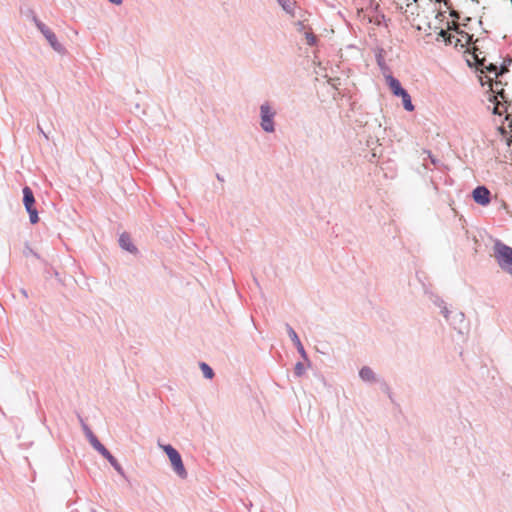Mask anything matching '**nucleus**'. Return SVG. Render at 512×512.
<instances>
[{"instance_id": "0eeeda50", "label": "nucleus", "mask_w": 512, "mask_h": 512, "mask_svg": "<svg viewBox=\"0 0 512 512\" xmlns=\"http://www.w3.org/2000/svg\"><path fill=\"white\" fill-rule=\"evenodd\" d=\"M472 197L477 204L487 206L491 200V193L485 186H478L473 190Z\"/></svg>"}, {"instance_id": "a878e982", "label": "nucleus", "mask_w": 512, "mask_h": 512, "mask_svg": "<svg viewBox=\"0 0 512 512\" xmlns=\"http://www.w3.org/2000/svg\"><path fill=\"white\" fill-rule=\"evenodd\" d=\"M466 64L470 65V64H482V63L479 62L478 60H476L474 63H472L470 60H466Z\"/></svg>"}, {"instance_id": "f3484780", "label": "nucleus", "mask_w": 512, "mask_h": 512, "mask_svg": "<svg viewBox=\"0 0 512 512\" xmlns=\"http://www.w3.org/2000/svg\"><path fill=\"white\" fill-rule=\"evenodd\" d=\"M200 368L206 378L211 379L213 377V371L206 363H201Z\"/></svg>"}, {"instance_id": "f03ea898", "label": "nucleus", "mask_w": 512, "mask_h": 512, "mask_svg": "<svg viewBox=\"0 0 512 512\" xmlns=\"http://www.w3.org/2000/svg\"><path fill=\"white\" fill-rule=\"evenodd\" d=\"M494 257L499 267L512 275V248L498 242L494 246Z\"/></svg>"}, {"instance_id": "1a4fd4ad", "label": "nucleus", "mask_w": 512, "mask_h": 512, "mask_svg": "<svg viewBox=\"0 0 512 512\" xmlns=\"http://www.w3.org/2000/svg\"><path fill=\"white\" fill-rule=\"evenodd\" d=\"M119 243L123 249H125L131 253L137 252V248L133 245L129 234L123 233L119 238Z\"/></svg>"}, {"instance_id": "9b49d317", "label": "nucleus", "mask_w": 512, "mask_h": 512, "mask_svg": "<svg viewBox=\"0 0 512 512\" xmlns=\"http://www.w3.org/2000/svg\"><path fill=\"white\" fill-rule=\"evenodd\" d=\"M398 97L402 98L403 106L407 111L411 112L414 110V105L412 104L411 97L406 90H404Z\"/></svg>"}, {"instance_id": "393cba45", "label": "nucleus", "mask_w": 512, "mask_h": 512, "mask_svg": "<svg viewBox=\"0 0 512 512\" xmlns=\"http://www.w3.org/2000/svg\"><path fill=\"white\" fill-rule=\"evenodd\" d=\"M108 1L115 5H121L123 2V0H108Z\"/></svg>"}, {"instance_id": "dca6fc26", "label": "nucleus", "mask_w": 512, "mask_h": 512, "mask_svg": "<svg viewBox=\"0 0 512 512\" xmlns=\"http://www.w3.org/2000/svg\"><path fill=\"white\" fill-rule=\"evenodd\" d=\"M304 37L306 39V43L310 46H314L317 44V37L316 35L311 31H304Z\"/></svg>"}, {"instance_id": "bb28decb", "label": "nucleus", "mask_w": 512, "mask_h": 512, "mask_svg": "<svg viewBox=\"0 0 512 512\" xmlns=\"http://www.w3.org/2000/svg\"><path fill=\"white\" fill-rule=\"evenodd\" d=\"M501 64H512V60H511V59H509V60H508V63H506V61H503Z\"/></svg>"}, {"instance_id": "7ed1b4c3", "label": "nucleus", "mask_w": 512, "mask_h": 512, "mask_svg": "<svg viewBox=\"0 0 512 512\" xmlns=\"http://www.w3.org/2000/svg\"><path fill=\"white\" fill-rule=\"evenodd\" d=\"M32 21L34 22L37 29L41 32V34L45 37L51 48L57 53H64L65 49L63 45L58 41L55 33L35 15L32 16Z\"/></svg>"}, {"instance_id": "cd10ccee", "label": "nucleus", "mask_w": 512, "mask_h": 512, "mask_svg": "<svg viewBox=\"0 0 512 512\" xmlns=\"http://www.w3.org/2000/svg\"><path fill=\"white\" fill-rule=\"evenodd\" d=\"M301 364L297 365V370H300Z\"/></svg>"}, {"instance_id": "412c9836", "label": "nucleus", "mask_w": 512, "mask_h": 512, "mask_svg": "<svg viewBox=\"0 0 512 512\" xmlns=\"http://www.w3.org/2000/svg\"><path fill=\"white\" fill-rule=\"evenodd\" d=\"M507 147L510 152V161L512 162V136L507 139Z\"/></svg>"}, {"instance_id": "5701e85b", "label": "nucleus", "mask_w": 512, "mask_h": 512, "mask_svg": "<svg viewBox=\"0 0 512 512\" xmlns=\"http://www.w3.org/2000/svg\"><path fill=\"white\" fill-rule=\"evenodd\" d=\"M112 466L114 467V469H115L119 474H121V475H123V474H124L123 469H122L121 465L118 463V461L116 462V464H115V465H112Z\"/></svg>"}, {"instance_id": "f257e3e1", "label": "nucleus", "mask_w": 512, "mask_h": 512, "mask_svg": "<svg viewBox=\"0 0 512 512\" xmlns=\"http://www.w3.org/2000/svg\"><path fill=\"white\" fill-rule=\"evenodd\" d=\"M474 67L476 68V71L479 72L478 78L481 85H488L493 92L499 93L498 85H501L502 83L497 79L508 71L507 66H500L499 71L498 66H482V69H478L479 66Z\"/></svg>"}, {"instance_id": "2eb2a0df", "label": "nucleus", "mask_w": 512, "mask_h": 512, "mask_svg": "<svg viewBox=\"0 0 512 512\" xmlns=\"http://www.w3.org/2000/svg\"><path fill=\"white\" fill-rule=\"evenodd\" d=\"M375 57L378 65L385 64L386 61H392V59L386 57V52L383 49L378 50Z\"/></svg>"}, {"instance_id": "20e7f679", "label": "nucleus", "mask_w": 512, "mask_h": 512, "mask_svg": "<svg viewBox=\"0 0 512 512\" xmlns=\"http://www.w3.org/2000/svg\"><path fill=\"white\" fill-rule=\"evenodd\" d=\"M162 448L166 452L174 471L181 478H186L187 471L184 467L182 458H181L180 454L178 453V451L176 449H174L171 445H164V446H162Z\"/></svg>"}, {"instance_id": "9d476101", "label": "nucleus", "mask_w": 512, "mask_h": 512, "mask_svg": "<svg viewBox=\"0 0 512 512\" xmlns=\"http://www.w3.org/2000/svg\"><path fill=\"white\" fill-rule=\"evenodd\" d=\"M282 9L290 15H294L295 3L291 0H276Z\"/></svg>"}, {"instance_id": "b1692460", "label": "nucleus", "mask_w": 512, "mask_h": 512, "mask_svg": "<svg viewBox=\"0 0 512 512\" xmlns=\"http://www.w3.org/2000/svg\"><path fill=\"white\" fill-rule=\"evenodd\" d=\"M85 431H86V435H87V437H88V440H89V442L91 443V438H92V437H96V436L91 432V430H89V429H88V428H86V427H85Z\"/></svg>"}, {"instance_id": "6ab92c4d", "label": "nucleus", "mask_w": 512, "mask_h": 512, "mask_svg": "<svg viewBox=\"0 0 512 512\" xmlns=\"http://www.w3.org/2000/svg\"><path fill=\"white\" fill-rule=\"evenodd\" d=\"M103 457H105L111 465H115L117 462L115 457L108 450L104 453Z\"/></svg>"}, {"instance_id": "6e6552de", "label": "nucleus", "mask_w": 512, "mask_h": 512, "mask_svg": "<svg viewBox=\"0 0 512 512\" xmlns=\"http://www.w3.org/2000/svg\"><path fill=\"white\" fill-rule=\"evenodd\" d=\"M386 82L395 96H399L405 90L401 87L400 82L391 75L386 76Z\"/></svg>"}, {"instance_id": "4468645a", "label": "nucleus", "mask_w": 512, "mask_h": 512, "mask_svg": "<svg viewBox=\"0 0 512 512\" xmlns=\"http://www.w3.org/2000/svg\"><path fill=\"white\" fill-rule=\"evenodd\" d=\"M288 333H289V336H290L291 340L294 342V344L298 347V349L300 351H302L303 350V346H302V344L300 342V339L297 336L296 332L291 327H288Z\"/></svg>"}, {"instance_id": "aec40b11", "label": "nucleus", "mask_w": 512, "mask_h": 512, "mask_svg": "<svg viewBox=\"0 0 512 512\" xmlns=\"http://www.w3.org/2000/svg\"><path fill=\"white\" fill-rule=\"evenodd\" d=\"M295 25H296V29H297V31H299V32H303V33H304V31H307V30H306V27H305V24H304L302 21H297V22L295 23Z\"/></svg>"}, {"instance_id": "39448f33", "label": "nucleus", "mask_w": 512, "mask_h": 512, "mask_svg": "<svg viewBox=\"0 0 512 512\" xmlns=\"http://www.w3.org/2000/svg\"><path fill=\"white\" fill-rule=\"evenodd\" d=\"M23 203L29 213L30 222L36 224L39 221L38 212L34 207L35 198L33 192L28 186L23 188Z\"/></svg>"}, {"instance_id": "4be33fe9", "label": "nucleus", "mask_w": 512, "mask_h": 512, "mask_svg": "<svg viewBox=\"0 0 512 512\" xmlns=\"http://www.w3.org/2000/svg\"><path fill=\"white\" fill-rule=\"evenodd\" d=\"M112 466L114 467V469H115L119 474H121V475H123V474H124L123 469H122L121 465L118 463V461L116 462V464H115V465H112Z\"/></svg>"}, {"instance_id": "ddd939ff", "label": "nucleus", "mask_w": 512, "mask_h": 512, "mask_svg": "<svg viewBox=\"0 0 512 512\" xmlns=\"http://www.w3.org/2000/svg\"><path fill=\"white\" fill-rule=\"evenodd\" d=\"M102 456L104 455V453L107 451V449L105 448V446L97 439V437H92L91 438V443H90Z\"/></svg>"}, {"instance_id": "423d86ee", "label": "nucleus", "mask_w": 512, "mask_h": 512, "mask_svg": "<svg viewBox=\"0 0 512 512\" xmlns=\"http://www.w3.org/2000/svg\"><path fill=\"white\" fill-rule=\"evenodd\" d=\"M261 112V127L266 132L274 131V122L273 118L275 113L271 110V107L268 104H263L260 107Z\"/></svg>"}, {"instance_id": "f8f14e48", "label": "nucleus", "mask_w": 512, "mask_h": 512, "mask_svg": "<svg viewBox=\"0 0 512 512\" xmlns=\"http://www.w3.org/2000/svg\"><path fill=\"white\" fill-rule=\"evenodd\" d=\"M359 374L363 380H366V381L374 380V373L369 367H363L360 370Z\"/></svg>"}, {"instance_id": "a211bd4d", "label": "nucleus", "mask_w": 512, "mask_h": 512, "mask_svg": "<svg viewBox=\"0 0 512 512\" xmlns=\"http://www.w3.org/2000/svg\"><path fill=\"white\" fill-rule=\"evenodd\" d=\"M439 36L442 37L446 43L452 44L451 35L447 31L442 29L439 33Z\"/></svg>"}]
</instances>
